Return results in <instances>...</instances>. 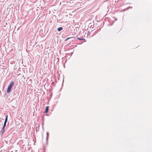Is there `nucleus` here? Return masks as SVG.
<instances>
[{"label":"nucleus","mask_w":152,"mask_h":152,"mask_svg":"<svg viewBox=\"0 0 152 152\" xmlns=\"http://www.w3.org/2000/svg\"><path fill=\"white\" fill-rule=\"evenodd\" d=\"M7 122L4 121L3 127H5L6 126V124Z\"/></svg>","instance_id":"5"},{"label":"nucleus","mask_w":152,"mask_h":152,"mask_svg":"<svg viewBox=\"0 0 152 152\" xmlns=\"http://www.w3.org/2000/svg\"><path fill=\"white\" fill-rule=\"evenodd\" d=\"M77 39H79V40H83L84 39H83V38H77Z\"/></svg>","instance_id":"7"},{"label":"nucleus","mask_w":152,"mask_h":152,"mask_svg":"<svg viewBox=\"0 0 152 152\" xmlns=\"http://www.w3.org/2000/svg\"><path fill=\"white\" fill-rule=\"evenodd\" d=\"M49 133L48 132L47 133V140L48 139V136Z\"/></svg>","instance_id":"8"},{"label":"nucleus","mask_w":152,"mask_h":152,"mask_svg":"<svg viewBox=\"0 0 152 152\" xmlns=\"http://www.w3.org/2000/svg\"><path fill=\"white\" fill-rule=\"evenodd\" d=\"M71 37H69V38H66V39H65V41H67L68 39H70V38H71Z\"/></svg>","instance_id":"9"},{"label":"nucleus","mask_w":152,"mask_h":152,"mask_svg":"<svg viewBox=\"0 0 152 152\" xmlns=\"http://www.w3.org/2000/svg\"><path fill=\"white\" fill-rule=\"evenodd\" d=\"M14 84V83L13 82H11L9 86L8 87L7 92V93H9L12 87V86H13Z\"/></svg>","instance_id":"1"},{"label":"nucleus","mask_w":152,"mask_h":152,"mask_svg":"<svg viewBox=\"0 0 152 152\" xmlns=\"http://www.w3.org/2000/svg\"><path fill=\"white\" fill-rule=\"evenodd\" d=\"M49 106H47L46 107L45 111V113H47V112L48 111V109H49Z\"/></svg>","instance_id":"3"},{"label":"nucleus","mask_w":152,"mask_h":152,"mask_svg":"<svg viewBox=\"0 0 152 152\" xmlns=\"http://www.w3.org/2000/svg\"><path fill=\"white\" fill-rule=\"evenodd\" d=\"M71 37H69V38H66V39H65V41H67L68 39H70V38H71Z\"/></svg>","instance_id":"10"},{"label":"nucleus","mask_w":152,"mask_h":152,"mask_svg":"<svg viewBox=\"0 0 152 152\" xmlns=\"http://www.w3.org/2000/svg\"><path fill=\"white\" fill-rule=\"evenodd\" d=\"M63 29V28L62 27H59L58 28V31H60L62 30Z\"/></svg>","instance_id":"4"},{"label":"nucleus","mask_w":152,"mask_h":152,"mask_svg":"<svg viewBox=\"0 0 152 152\" xmlns=\"http://www.w3.org/2000/svg\"><path fill=\"white\" fill-rule=\"evenodd\" d=\"M7 116H6V117L5 118V121H4L7 122Z\"/></svg>","instance_id":"6"},{"label":"nucleus","mask_w":152,"mask_h":152,"mask_svg":"<svg viewBox=\"0 0 152 152\" xmlns=\"http://www.w3.org/2000/svg\"><path fill=\"white\" fill-rule=\"evenodd\" d=\"M4 131H5V127H3L1 129V136H2L3 134L4 133Z\"/></svg>","instance_id":"2"}]
</instances>
